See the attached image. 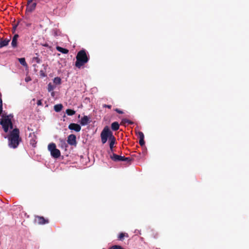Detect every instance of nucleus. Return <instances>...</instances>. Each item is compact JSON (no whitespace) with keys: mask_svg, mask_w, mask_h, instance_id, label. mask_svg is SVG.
<instances>
[{"mask_svg":"<svg viewBox=\"0 0 249 249\" xmlns=\"http://www.w3.org/2000/svg\"><path fill=\"white\" fill-rule=\"evenodd\" d=\"M5 138L7 137L5 136ZM8 140V145L12 148H16L21 141V138L19 136V130L18 128H15L11 131L7 137Z\"/></svg>","mask_w":249,"mask_h":249,"instance_id":"f257e3e1","label":"nucleus"},{"mask_svg":"<svg viewBox=\"0 0 249 249\" xmlns=\"http://www.w3.org/2000/svg\"><path fill=\"white\" fill-rule=\"evenodd\" d=\"M13 118V115L12 114L9 115L3 114L1 115V118L0 119V124L4 132H8L9 128L13 129V124L12 121Z\"/></svg>","mask_w":249,"mask_h":249,"instance_id":"f03ea898","label":"nucleus"},{"mask_svg":"<svg viewBox=\"0 0 249 249\" xmlns=\"http://www.w3.org/2000/svg\"><path fill=\"white\" fill-rule=\"evenodd\" d=\"M76 59V61L75 65L78 68H80L89 60V58L85 50H80L78 52Z\"/></svg>","mask_w":249,"mask_h":249,"instance_id":"7ed1b4c3","label":"nucleus"},{"mask_svg":"<svg viewBox=\"0 0 249 249\" xmlns=\"http://www.w3.org/2000/svg\"><path fill=\"white\" fill-rule=\"evenodd\" d=\"M113 137L114 136L108 126L105 127L101 133V141L103 144H105L108 139L109 140Z\"/></svg>","mask_w":249,"mask_h":249,"instance_id":"20e7f679","label":"nucleus"},{"mask_svg":"<svg viewBox=\"0 0 249 249\" xmlns=\"http://www.w3.org/2000/svg\"><path fill=\"white\" fill-rule=\"evenodd\" d=\"M48 148L49 151L51 153V156L57 159L60 156V151L59 149L56 148V145L54 143H50L48 145Z\"/></svg>","mask_w":249,"mask_h":249,"instance_id":"39448f33","label":"nucleus"},{"mask_svg":"<svg viewBox=\"0 0 249 249\" xmlns=\"http://www.w3.org/2000/svg\"><path fill=\"white\" fill-rule=\"evenodd\" d=\"M110 158L114 161H123L130 163L132 161V159L130 157L121 156L114 153H113L112 155L110 156Z\"/></svg>","mask_w":249,"mask_h":249,"instance_id":"423d86ee","label":"nucleus"},{"mask_svg":"<svg viewBox=\"0 0 249 249\" xmlns=\"http://www.w3.org/2000/svg\"><path fill=\"white\" fill-rule=\"evenodd\" d=\"M35 221L39 225H43L49 223V220L45 219L44 217L41 216L36 215L35 217Z\"/></svg>","mask_w":249,"mask_h":249,"instance_id":"0eeeda50","label":"nucleus"},{"mask_svg":"<svg viewBox=\"0 0 249 249\" xmlns=\"http://www.w3.org/2000/svg\"><path fill=\"white\" fill-rule=\"evenodd\" d=\"M76 136L74 134H71L68 137L67 142L71 145L76 146L77 142Z\"/></svg>","mask_w":249,"mask_h":249,"instance_id":"6e6552de","label":"nucleus"},{"mask_svg":"<svg viewBox=\"0 0 249 249\" xmlns=\"http://www.w3.org/2000/svg\"><path fill=\"white\" fill-rule=\"evenodd\" d=\"M69 129L71 130H74L76 132H79L81 130V126L75 123H71L68 126Z\"/></svg>","mask_w":249,"mask_h":249,"instance_id":"1a4fd4ad","label":"nucleus"},{"mask_svg":"<svg viewBox=\"0 0 249 249\" xmlns=\"http://www.w3.org/2000/svg\"><path fill=\"white\" fill-rule=\"evenodd\" d=\"M36 6V2L27 3L26 12H32L35 9Z\"/></svg>","mask_w":249,"mask_h":249,"instance_id":"9d476101","label":"nucleus"},{"mask_svg":"<svg viewBox=\"0 0 249 249\" xmlns=\"http://www.w3.org/2000/svg\"><path fill=\"white\" fill-rule=\"evenodd\" d=\"M80 123L82 125H86L89 123V118L87 116H84L81 118Z\"/></svg>","mask_w":249,"mask_h":249,"instance_id":"9b49d317","label":"nucleus"},{"mask_svg":"<svg viewBox=\"0 0 249 249\" xmlns=\"http://www.w3.org/2000/svg\"><path fill=\"white\" fill-rule=\"evenodd\" d=\"M18 37V35L16 34L14 36L11 42V45L13 47L16 48L17 46V40Z\"/></svg>","mask_w":249,"mask_h":249,"instance_id":"f8f14e48","label":"nucleus"},{"mask_svg":"<svg viewBox=\"0 0 249 249\" xmlns=\"http://www.w3.org/2000/svg\"><path fill=\"white\" fill-rule=\"evenodd\" d=\"M111 128L113 131H117L119 129V124L117 122H114L112 123Z\"/></svg>","mask_w":249,"mask_h":249,"instance_id":"ddd939ff","label":"nucleus"},{"mask_svg":"<svg viewBox=\"0 0 249 249\" xmlns=\"http://www.w3.org/2000/svg\"><path fill=\"white\" fill-rule=\"evenodd\" d=\"M57 51L58 52L63 53V54H67L69 53V50L67 49L63 48L60 46H57L56 47Z\"/></svg>","mask_w":249,"mask_h":249,"instance_id":"4468645a","label":"nucleus"},{"mask_svg":"<svg viewBox=\"0 0 249 249\" xmlns=\"http://www.w3.org/2000/svg\"><path fill=\"white\" fill-rule=\"evenodd\" d=\"M9 41H10V40L8 39H5L3 40H1L0 41V48H1L3 47L8 45Z\"/></svg>","mask_w":249,"mask_h":249,"instance_id":"2eb2a0df","label":"nucleus"},{"mask_svg":"<svg viewBox=\"0 0 249 249\" xmlns=\"http://www.w3.org/2000/svg\"><path fill=\"white\" fill-rule=\"evenodd\" d=\"M62 108L63 106L61 104L55 105L54 106V110L57 112H60L62 110Z\"/></svg>","mask_w":249,"mask_h":249,"instance_id":"dca6fc26","label":"nucleus"},{"mask_svg":"<svg viewBox=\"0 0 249 249\" xmlns=\"http://www.w3.org/2000/svg\"><path fill=\"white\" fill-rule=\"evenodd\" d=\"M109 147L110 149H112L114 147V145L115 143L116 142V138L115 137H113V138L111 139L109 141Z\"/></svg>","mask_w":249,"mask_h":249,"instance_id":"f3484780","label":"nucleus"},{"mask_svg":"<svg viewBox=\"0 0 249 249\" xmlns=\"http://www.w3.org/2000/svg\"><path fill=\"white\" fill-rule=\"evenodd\" d=\"M124 236L128 237V234L125 233L121 232L119 234V235L118 236V238L119 240L122 241L124 240Z\"/></svg>","mask_w":249,"mask_h":249,"instance_id":"a211bd4d","label":"nucleus"},{"mask_svg":"<svg viewBox=\"0 0 249 249\" xmlns=\"http://www.w3.org/2000/svg\"><path fill=\"white\" fill-rule=\"evenodd\" d=\"M66 113L69 116H72L75 114V111L71 109H67L66 110Z\"/></svg>","mask_w":249,"mask_h":249,"instance_id":"6ab92c4d","label":"nucleus"},{"mask_svg":"<svg viewBox=\"0 0 249 249\" xmlns=\"http://www.w3.org/2000/svg\"><path fill=\"white\" fill-rule=\"evenodd\" d=\"M53 83L55 85H60L61 83V79L60 77H55L53 80Z\"/></svg>","mask_w":249,"mask_h":249,"instance_id":"aec40b11","label":"nucleus"},{"mask_svg":"<svg viewBox=\"0 0 249 249\" xmlns=\"http://www.w3.org/2000/svg\"><path fill=\"white\" fill-rule=\"evenodd\" d=\"M55 88V87L54 86H53L51 83H50L48 85V91L49 92H51Z\"/></svg>","mask_w":249,"mask_h":249,"instance_id":"412c9836","label":"nucleus"},{"mask_svg":"<svg viewBox=\"0 0 249 249\" xmlns=\"http://www.w3.org/2000/svg\"><path fill=\"white\" fill-rule=\"evenodd\" d=\"M19 63L23 66H27V63L24 58H20L18 59Z\"/></svg>","mask_w":249,"mask_h":249,"instance_id":"4be33fe9","label":"nucleus"},{"mask_svg":"<svg viewBox=\"0 0 249 249\" xmlns=\"http://www.w3.org/2000/svg\"><path fill=\"white\" fill-rule=\"evenodd\" d=\"M109 249H124L119 245H114L110 248Z\"/></svg>","mask_w":249,"mask_h":249,"instance_id":"5701e85b","label":"nucleus"},{"mask_svg":"<svg viewBox=\"0 0 249 249\" xmlns=\"http://www.w3.org/2000/svg\"><path fill=\"white\" fill-rule=\"evenodd\" d=\"M122 123L124 124V123H128V124H133V122H132L130 120H129L127 119H124L122 120Z\"/></svg>","mask_w":249,"mask_h":249,"instance_id":"b1692460","label":"nucleus"},{"mask_svg":"<svg viewBox=\"0 0 249 249\" xmlns=\"http://www.w3.org/2000/svg\"><path fill=\"white\" fill-rule=\"evenodd\" d=\"M33 61L36 62L37 63H41V59L38 57H33Z\"/></svg>","mask_w":249,"mask_h":249,"instance_id":"393cba45","label":"nucleus"},{"mask_svg":"<svg viewBox=\"0 0 249 249\" xmlns=\"http://www.w3.org/2000/svg\"><path fill=\"white\" fill-rule=\"evenodd\" d=\"M138 137L139 139H144V136L143 133L141 131H139L138 132Z\"/></svg>","mask_w":249,"mask_h":249,"instance_id":"a878e982","label":"nucleus"},{"mask_svg":"<svg viewBox=\"0 0 249 249\" xmlns=\"http://www.w3.org/2000/svg\"><path fill=\"white\" fill-rule=\"evenodd\" d=\"M144 143H145V142H144V139H139V144L141 145V146H143L144 145Z\"/></svg>","mask_w":249,"mask_h":249,"instance_id":"bb28decb","label":"nucleus"},{"mask_svg":"<svg viewBox=\"0 0 249 249\" xmlns=\"http://www.w3.org/2000/svg\"><path fill=\"white\" fill-rule=\"evenodd\" d=\"M39 73H40V75L41 76H42V77L46 76V74L45 72H44L43 71H42V70L40 71Z\"/></svg>","mask_w":249,"mask_h":249,"instance_id":"cd10ccee","label":"nucleus"},{"mask_svg":"<svg viewBox=\"0 0 249 249\" xmlns=\"http://www.w3.org/2000/svg\"><path fill=\"white\" fill-rule=\"evenodd\" d=\"M114 110L119 114H123L124 113V112L122 110L119 109V108H115L114 109Z\"/></svg>","mask_w":249,"mask_h":249,"instance_id":"c85d7f7f","label":"nucleus"},{"mask_svg":"<svg viewBox=\"0 0 249 249\" xmlns=\"http://www.w3.org/2000/svg\"><path fill=\"white\" fill-rule=\"evenodd\" d=\"M25 81L26 82H28L30 81H31V78L30 76H27L25 79Z\"/></svg>","mask_w":249,"mask_h":249,"instance_id":"c756f323","label":"nucleus"},{"mask_svg":"<svg viewBox=\"0 0 249 249\" xmlns=\"http://www.w3.org/2000/svg\"><path fill=\"white\" fill-rule=\"evenodd\" d=\"M103 107H107V108L110 109L111 108V105H106V104H104V105H103Z\"/></svg>","mask_w":249,"mask_h":249,"instance_id":"7c9ffc66","label":"nucleus"},{"mask_svg":"<svg viewBox=\"0 0 249 249\" xmlns=\"http://www.w3.org/2000/svg\"><path fill=\"white\" fill-rule=\"evenodd\" d=\"M36 104H37V106H41L42 105L41 100H38Z\"/></svg>","mask_w":249,"mask_h":249,"instance_id":"2f4dec72","label":"nucleus"},{"mask_svg":"<svg viewBox=\"0 0 249 249\" xmlns=\"http://www.w3.org/2000/svg\"><path fill=\"white\" fill-rule=\"evenodd\" d=\"M60 142H61L62 146H63L64 145H66L65 141L64 140H61Z\"/></svg>","mask_w":249,"mask_h":249,"instance_id":"473e14b6","label":"nucleus"},{"mask_svg":"<svg viewBox=\"0 0 249 249\" xmlns=\"http://www.w3.org/2000/svg\"><path fill=\"white\" fill-rule=\"evenodd\" d=\"M51 96L53 97L55 96V93L54 91H52Z\"/></svg>","mask_w":249,"mask_h":249,"instance_id":"72a5a7b5","label":"nucleus"},{"mask_svg":"<svg viewBox=\"0 0 249 249\" xmlns=\"http://www.w3.org/2000/svg\"><path fill=\"white\" fill-rule=\"evenodd\" d=\"M33 0H28L27 3H31Z\"/></svg>","mask_w":249,"mask_h":249,"instance_id":"f704fd0d","label":"nucleus"},{"mask_svg":"<svg viewBox=\"0 0 249 249\" xmlns=\"http://www.w3.org/2000/svg\"><path fill=\"white\" fill-rule=\"evenodd\" d=\"M157 236H158V233L156 232L155 233V235H154V237L156 238L157 237Z\"/></svg>","mask_w":249,"mask_h":249,"instance_id":"c9c22d12","label":"nucleus"},{"mask_svg":"<svg viewBox=\"0 0 249 249\" xmlns=\"http://www.w3.org/2000/svg\"><path fill=\"white\" fill-rule=\"evenodd\" d=\"M1 96V94H0V104H1V100L2 101Z\"/></svg>","mask_w":249,"mask_h":249,"instance_id":"e433bc0d","label":"nucleus"},{"mask_svg":"<svg viewBox=\"0 0 249 249\" xmlns=\"http://www.w3.org/2000/svg\"><path fill=\"white\" fill-rule=\"evenodd\" d=\"M110 150L111 151V152H113V148H112V149H110Z\"/></svg>","mask_w":249,"mask_h":249,"instance_id":"4c0bfd02","label":"nucleus"},{"mask_svg":"<svg viewBox=\"0 0 249 249\" xmlns=\"http://www.w3.org/2000/svg\"><path fill=\"white\" fill-rule=\"evenodd\" d=\"M17 25H15L13 28H14V29H15L17 27Z\"/></svg>","mask_w":249,"mask_h":249,"instance_id":"58836bf2","label":"nucleus"}]
</instances>
